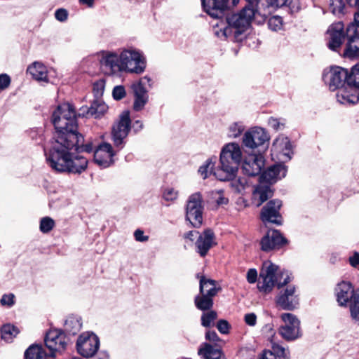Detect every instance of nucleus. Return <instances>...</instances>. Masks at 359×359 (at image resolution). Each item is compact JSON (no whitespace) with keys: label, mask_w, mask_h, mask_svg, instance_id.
Returning <instances> with one entry per match:
<instances>
[{"label":"nucleus","mask_w":359,"mask_h":359,"mask_svg":"<svg viewBox=\"0 0 359 359\" xmlns=\"http://www.w3.org/2000/svg\"><path fill=\"white\" fill-rule=\"evenodd\" d=\"M78 142L72 148L60 149L57 150L48 149L46 151V161L49 166L56 172L81 173L88 165L86 158L77 155L76 153L93 151L95 146L92 143L84 144V138L81 134L76 132Z\"/></svg>","instance_id":"1"},{"label":"nucleus","mask_w":359,"mask_h":359,"mask_svg":"<svg viewBox=\"0 0 359 359\" xmlns=\"http://www.w3.org/2000/svg\"><path fill=\"white\" fill-rule=\"evenodd\" d=\"M52 122L55 133L48 149H69L75 146L78 142V124L74 107L69 103L58 105L53 113Z\"/></svg>","instance_id":"2"},{"label":"nucleus","mask_w":359,"mask_h":359,"mask_svg":"<svg viewBox=\"0 0 359 359\" xmlns=\"http://www.w3.org/2000/svg\"><path fill=\"white\" fill-rule=\"evenodd\" d=\"M247 5L238 13L231 15L227 18L228 26L215 31V34L219 36L227 38L233 35V39L241 41V35L250 27L254 19L259 23L262 21L258 14L259 0H247Z\"/></svg>","instance_id":"3"},{"label":"nucleus","mask_w":359,"mask_h":359,"mask_svg":"<svg viewBox=\"0 0 359 359\" xmlns=\"http://www.w3.org/2000/svg\"><path fill=\"white\" fill-rule=\"evenodd\" d=\"M243 158L241 146L236 142L227 143L222 147L220 165L214 175L220 181L231 180L236 175L238 166Z\"/></svg>","instance_id":"4"},{"label":"nucleus","mask_w":359,"mask_h":359,"mask_svg":"<svg viewBox=\"0 0 359 359\" xmlns=\"http://www.w3.org/2000/svg\"><path fill=\"white\" fill-rule=\"evenodd\" d=\"M290 281L287 272H278V266L271 262H265L259 273L257 283L259 290L265 294L271 292L277 285L278 288L287 285Z\"/></svg>","instance_id":"5"},{"label":"nucleus","mask_w":359,"mask_h":359,"mask_svg":"<svg viewBox=\"0 0 359 359\" xmlns=\"http://www.w3.org/2000/svg\"><path fill=\"white\" fill-rule=\"evenodd\" d=\"M337 101L343 104L351 105L359 100V64L348 72V83L346 87L337 93Z\"/></svg>","instance_id":"6"},{"label":"nucleus","mask_w":359,"mask_h":359,"mask_svg":"<svg viewBox=\"0 0 359 359\" xmlns=\"http://www.w3.org/2000/svg\"><path fill=\"white\" fill-rule=\"evenodd\" d=\"M122 72L142 73L146 67L144 57L135 49L123 50L119 55Z\"/></svg>","instance_id":"7"},{"label":"nucleus","mask_w":359,"mask_h":359,"mask_svg":"<svg viewBox=\"0 0 359 359\" xmlns=\"http://www.w3.org/2000/svg\"><path fill=\"white\" fill-rule=\"evenodd\" d=\"M203 198L199 192L191 194L187 203L186 218L193 226L198 228L203 222Z\"/></svg>","instance_id":"8"},{"label":"nucleus","mask_w":359,"mask_h":359,"mask_svg":"<svg viewBox=\"0 0 359 359\" xmlns=\"http://www.w3.org/2000/svg\"><path fill=\"white\" fill-rule=\"evenodd\" d=\"M99 347V338L93 332L82 333L76 341L78 353L84 358L93 357L97 353Z\"/></svg>","instance_id":"9"},{"label":"nucleus","mask_w":359,"mask_h":359,"mask_svg":"<svg viewBox=\"0 0 359 359\" xmlns=\"http://www.w3.org/2000/svg\"><path fill=\"white\" fill-rule=\"evenodd\" d=\"M348 69L341 67H331L329 71L325 72L323 74V79L331 90L338 89V91H339L346 87L348 83Z\"/></svg>","instance_id":"10"},{"label":"nucleus","mask_w":359,"mask_h":359,"mask_svg":"<svg viewBox=\"0 0 359 359\" xmlns=\"http://www.w3.org/2000/svg\"><path fill=\"white\" fill-rule=\"evenodd\" d=\"M131 121L128 111H123L119 116V120L113 126L112 139L116 147H123L124 140L127 137L130 130Z\"/></svg>","instance_id":"11"},{"label":"nucleus","mask_w":359,"mask_h":359,"mask_svg":"<svg viewBox=\"0 0 359 359\" xmlns=\"http://www.w3.org/2000/svg\"><path fill=\"white\" fill-rule=\"evenodd\" d=\"M281 319L285 325L279 329V333L287 341H292L301 336L300 322L298 318L292 313H283Z\"/></svg>","instance_id":"12"},{"label":"nucleus","mask_w":359,"mask_h":359,"mask_svg":"<svg viewBox=\"0 0 359 359\" xmlns=\"http://www.w3.org/2000/svg\"><path fill=\"white\" fill-rule=\"evenodd\" d=\"M345 39L346 29L341 22L332 24L327 30V46L333 51L339 52Z\"/></svg>","instance_id":"13"},{"label":"nucleus","mask_w":359,"mask_h":359,"mask_svg":"<svg viewBox=\"0 0 359 359\" xmlns=\"http://www.w3.org/2000/svg\"><path fill=\"white\" fill-rule=\"evenodd\" d=\"M147 87L151 88V79L148 76H144L132 85L135 95L133 108L135 111L142 109L148 101Z\"/></svg>","instance_id":"14"},{"label":"nucleus","mask_w":359,"mask_h":359,"mask_svg":"<svg viewBox=\"0 0 359 359\" xmlns=\"http://www.w3.org/2000/svg\"><path fill=\"white\" fill-rule=\"evenodd\" d=\"M239 0H201L204 11L212 18H220L225 10L236 6Z\"/></svg>","instance_id":"15"},{"label":"nucleus","mask_w":359,"mask_h":359,"mask_svg":"<svg viewBox=\"0 0 359 359\" xmlns=\"http://www.w3.org/2000/svg\"><path fill=\"white\" fill-rule=\"evenodd\" d=\"M100 65L102 71L107 75H113L122 72L120 56L114 52H102L100 54Z\"/></svg>","instance_id":"16"},{"label":"nucleus","mask_w":359,"mask_h":359,"mask_svg":"<svg viewBox=\"0 0 359 359\" xmlns=\"http://www.w3.org/2000/svg\"><path fill=\"white\" fill-rule=\"evenodd\" d=\"M44 341L51 356H55L56 352L64 351L67 344L65 334L57 330H52L48 332Z\"/></svg>","instance_id":"17"},{"label":"nucleus","mask_w":359,"mask_h":359,"mask_svg":"<svg viewBox=\"0 0 359 359\" xmlns=\"http://www.w3.org/2000/svg\"><path fill=\"white\" fill-rule=\"evenodd\" d=\"M269 141V137L265 130L259 127H255L245 133L243 137V144L245 147L255 149L263 146Z\"/></svg>","instance_id":"18"},{"label":"nucleus","mask_w":359,"mask_h":359,"mask_svg":"<svg viewBox=\"0 0 359 359\" xmlns=\"http://www.w3.org/2000/svg\"><path fill=\"white\" fill-rule=\"evenodd\" d=\"M346 44L344 57L348 58L359 57V32L354 25H348L346 29Z\"/></svg>","instance_id":"19"},{"label":"nucleus","mask_w":359,"mask_h":359,"mask_svg":"<svg viewBox=\"0 0 359 359\" xmlns=\"http://www.w3.org/2000/svg\"><path fill=\"white\" fill-rule=\"evenodd\" d=\"M281 206L282 202L278 199L269 201L262 209V220L264 222H270L278 225L281 224L282 217L280 214Z\"/></svg>","instance_id":"20"},{"label":"nucleus","mask_w":359,"mask_h":359,"mask_svg":"<svg viewBox=\"0 0 359 359\" xmlns=\"http://www.w3.org/2000/svg\"><path fill=\"white\" fill-rule=\"evenodd\" d=\"M276 302L284 310L292 311L297 309L299 305V297L295 287L289 285L284 290L280 291L276 297Z\"/></svg>","instance_id":"21"},{"label":"nucleus","mask_w":359,"mask_h":359,"mask_svg":"<svg viewBox=\"0 0 359 359\" xmlns=\"http://www.w3.org/2000/svg\"><path fill=\"white\" fill-rule=\"evenodd\" d=\"M216 245L217 242L214 232L210 229H207L198 234L195 242V250L201 257H204L209 250Z\"/></svg>","instance_id":"22"},{"label":"nucleus","mask_w":359,"mask_h":359,"mask_svg":"<svg viewBox=\"0 0 359 359\" xmlns=\"http://www.w3.org/2000/svg\"><path fill=\"white\" fill-rule=\"evenodd\" d=\"M271 151L272 155H275L282 161L290 160L292 149L289 138L283 135L278 136L273 143Z\"/></svg>","instance_id":"23"},{"label":"nucleus","mask_w":359,"mask_h":359,"mask_svg":"<svg viewBox=\"0 0 359 359\" xmlns=\"http://www.w3.org/2000/svg\"><path fill=\"white\" fill-rule=\"evenodd\" d=\"M264 165V158L262 154H252L245 157L243 164L242 170L245 175L248 176H256L260 174Z\"/></svg>","instance_id":"24"},{"label":"nucleus","mask_w":359,"mask_h":359,"mask_svg":"<svg viewBox=\"0 0 359 359\" xmlns=\"http://www.w3.org/2000/svg\"><path fill=\"white\" fill-rule=\"evenodd\" d=\"M114 153L109 143H102L97 146L94 151V161L102 168H107L113 163Z\"/></svg>","instance_id":"25"},{"label":"nucleus","mask_w":359,"mask_h":359,"mask_svg":"<svg viewBox=\"0 0 359 359\" xmlns=\"http://www.w3.org/2000/svg\"><path fill=\"white\" fill-rule=\"evenodd\" d=\"M286 243V240L278 230H269L260 241L261 249L268 252L278 248Z\"/></svg>","instance_id":"26"},{"label":"nucleus","mask_w":359,"mask_h":359,"mask_svg":"<svg viewBox=\"0 0 359 359\" xmlns=\"http://www.w3.org/2000/svg\"><path fill=\"white\" fill-rule=\"evenodd\" d=\"M292 0H259L258 14L260 15L259 21H264L271 13V9H276L283 6H290Z\"/></svg>","instance_id":"27"},{"label":"nucleus","mask_w":359,"mask_h":359,"mask_svg":"<svg viewBox=\"0 0 359 359\" xmlns=\"http://www.w3.org/2000/svg\"><path fill=\"white\" fill-rule=\"evenodd\" d=\"M287 170L285 165L281 164L269 167L261 175L260 178L269 183H273L278 180L285 177Z\"/></svg>","instance_id":"28"},{"label":"nucleus","mask_w":359,"mask_h":359,"mask_svg":"<svg viewBox=\"0 0 359 359\" xmlns=\"http://www.w3.org/2000/svg\"><path fill=\"white\" fill-rule=\"evenodd\" d=\"M355 290H353L351 283L347 282H342L337 285L336 287V295L337 302L340 306H345L346 304L353 299V294Z\"/></svg>","instance_id":"29"},{"label":"nucleus","mask_w":359,"mask_h":359,"mask_svg":"<svg viewBox=\"0 0 359 359\" xmlns=\"http://www.w3.org/2000/svg\"><path fill=\"white\" fill-rule=\"evenodd\" d=\"M197 278H199V289L201 294H207L209 296L215 297L220 287L217 286V282L210 278H207L204 276L197 274Z\"/></svg>","instance_id":"30"},{"label":"nucleus","mask_w":359,"mask_h":359,"mask_svg":"<svg viewBox=\"0 0 359 359\" xmlns=\"http://www.w3.org/2000/svg\"><path fill=\"white\" fill-rule=\"evenodd\" d=\"M271 196L272 192L269 185L259 184L252 191V203L259 207Z\"/></svg>","instance_id":"31"},{"label":"nucleus","mask_w":359,"mask_h":359,"mask_svg":"<svg viewBox=\"0 0 359 359\" xmlns=\"http://www.w3.org/2000/svg\"><path fill=\"white\" fill-rule=\"evenodd\" d=\"M198 353L204 359H226L222 350L205 343L198 349Z\"/></svg>","instance_id":"32"},{"label":"nucleus","mask_w":359,"mask_h":359,"mask_svg":"<svg viewBox=\"0 0 359 359\" xmlns=\"http://www.w3.org/2000/svg\"><path fill=\"white\" fill-rule=\"evenodd\" d=\"M27 72H29L32 77L37 81H48L47 68L41 62H34L27 68Z\"/></svg>","instance_id":"33"},{"label":"nucleus","mask_w":359,"mask_h":359,"mask_svg":"<svg viewBox=\"0 0 359 359\" xmlns=\"http://www.w3.org/2000/svg\"><path fill=\"white\" fill-rule=\"evenodd\" d=\"M25 359H48V354L41 346L32 345L25 351Z\"/></svg>","instance_id":"34"},{"label":"nucleus","mask_w":359,"mask_h":359,"mask_svg":"<svg viewBox=\"0 0 359 359\" xmlns=\"http://www.w3.org/2000/svg\"><path fill=\"white\" fill-rule=\"evenodd\" d=\"M81 328L80 319L74 316L68 317L64 325V329L69 334H76Z\"/></svg>","instance_id":"35"},{"label":"nucleus","mask_w":359,"mask_h":359,"mask_svg":"<svg viewBox=\"0 0 359 359\" xmlns=\"http://www.w3.org/2000/svg\"><path fill=\"white\" fill-rule=\"evenodd\" d=\"M108 107L106 104L95 101L88 109L86 114L95 118L101 117L107 111Z\"/></svg>","instance_id":"36"},{"label":"nucleus","mask_w":359,"mask_h":359,"mask_svg":"<svg viewBox=\"0 0 359 359\" xmlns=\"http://www.w3.org/2000/svg\"><path fill=\"white\" fill-rule=\"evenodd\" d=\"M213 297L207 294L197 295L194 299L196 308L202 311L210 309L213 306Z\"/></svg>","instance_id":"37"},{"label":"nucleus","mask_w":359,"mask_h":359,"mask_svg":"<svg viewBox=\"0 0 359 359\" xmlns=\"http://www.w3.org/2000/svg\"><path fill=\"white\" fill-rule=\"evenodd\" d=\"M216 160V157L208 158L205 163L199 168L198 172L203 179H206L209 175L211 174L214 175V172H217V170H214Z\"/></svg>","instance_id":"38"},{"label":"nucleus","mask_w":359,"mask_h":359,"mask_svg":"<svg viewBox=\"0 0 359 359\" xmlns=\"http://www.w3.org/2000/svg\"><path fill=\"white\" fill-rule=\"evenodd\" d=\"M18 333V327L11 324L4 325L1 330V338L7 342L12 341Z\"/></svg>","instance_id":"39"},{"label":"nucleus","mask_w":359,"mask_h":359,"mask_svg":"<svg viewBox=\"0 0 359 359\" xmlns=\"http://www.w3.org/2000/svg\"><path fill=\"white\" fill-rule=\"evenodd\" d=\"M350 311L352 318L359 323V288L353 294V299L350 303Z\"/></svg>","instance_id":"40"},{"label":"nucleus","mask_w":359,"mask_h":359,"mask_svg":"<svg viewBox=\"0 0 359 359\" xmlns=\"http://www.w3.org/2000/svg\"><path fill=\"white\" fill-rule=\"evenodd\" d=\"M245 126L241 122H234L228 128V136L231 138L239 137L244 131Z\"/></svg>","instance_id":"41"},{"label":"nucleus","mask_w":359,"mask_h":359,"mask_svg":"<svg viewBox=\"0 0 359 359\" xmlns=\"http://www.w3.org/2000/svg\"><path fill=\"white\" fill-rule=\"evenodd\" d=\"M231 187L235 192L242 194L248 187V181L245 177H238L231 181Z\"/></svg>","instance_id":"42"},{"label":"nucleus","mask_w":359,"mask_h":359,"mask_svg":"<svg viewBox=\"0 0 359 359\" xmlns=\"http://www.w3.org/2000/svg\"><path fill=\"white\" fill-rule=\"evenodd\" d=\"M272 350L273 354L277 358L282 359H289L290 358V351L288 349L285 348L284 347L280 346L278 344L272 343Z\"/></svg>","instance_id":"43"},{"label":"nucleus","mask_w":359,"mask_h":359,"mask_svg":"<svg viewBox=\"0 0 359 359\" xmlns=\"http://www.w3.org/2000/svg\"><path fill=\"white\" fill-rule=\"evenodd\" d=\"M54 226L55 222L49 217H43L40 221L39 229L42 233H47L50 232Z\"/></svg>","instance_id":"44"},{"label":"nucleus","mask_w":359,"mask_h":359,"mask_svg":"<svg viewBox=\"0 0 359 359\" xmlns=\"http://www.w3.org/2000/svg\"><path fill=\"white\" fill-rule=\"evenodd\" d=\"M344 3L343 0H331L330 4V9L334 15H340L344 13Z\"/></svg>","instance_id":"45"},{"label":"nucleus","mask_w":359,"mask_h":359,"mask_svg":"<svg viewBox=\"0 0 359 359\" xmlns=\"http://www.w3.org/2000/svg\"><path fill=\"white\" fill-rule=\"evenodd\" d=\"M217 314L215 311L204 313L201 316V324L205 327L211 326L212 323L217 318Z\"/></svg>","instance_id":"46"},{"label":"nucleus","mask_w":359,"mask_h":359,"mask_svg":"<svg viewBox=\"0 0 359 359\" xmlns=\"http://www.w3.org/2000/svg\"><path fill=\"white\" fill-rule=\"evenodd\" d=\"M212 199L216 202L218 205H226L229 202V199L224 196L222 189L212 191Z\"/></svg>","instance_id":"47"},{"label":"nucleus","mask_w":359,"mask_h":359,"mask_svg":"<svg viewBox=\"0 0 359 359\" xmlns=\"http://www.w3.org/2000/svg\"><path fill=\"white\" fill-rule=\"evenodd\" d=\"M268 26L272 31H278L283 27V20L280 16L275 15L269 18Z\"/></svg>","instance_id":"48"},{"label":"nucleus","mask_w":359,"mask_h":359,"mask_svg":"<svg viewBox=\"0 0 359 359\" xmlns=\"http://www.w3.org/2000/svg\"><path fill=\"white\" fill-rule=\"evenodd\" d=\"M178 197V191L174 188H165L163 192V198L167 201H173Z\"/></svg>","instance_id":"49"},{"label":"nucleus","mask_w":359,"mask_h":359,"mask_svg":"<svg viewBox=\"0 0 359 359\" xmlns=\"http://www.w3.org/2000/svg\"><path fill=\"white\" fill-rule=\"evenodd\" d=\"M112 95L115 100H121L126 96V90L124 87L122 86H117L114 87Z\"/></svg>","instance_id":"50"},{"label":"nucleus","mask_w":359,"mask_h":359,"mask_svg":"<svg viewBox=\"0 0 359 359\" xmlns=\"http://www.w3.org/2000/svg\"><path fill=\"white\" fill-rule=\"evenodd\" d=\"M15 296L13 294H4L1 299V304L2 306H11L14 304Z\"/></svg>","instance_id":"51"},{"label":"nucleus","mask_w":359,"mask_h":359,"mask_svg":"<svg viewBox=\"0 0 359 359\" xmlns=\"http://www.w3.org/2000/svg\"><path fill=\"white\" fill-rule=\"evenodd\" d=\"M269 125L276 130H282L285 127V123L280 122V119L273 117L269 119Z\"/></svg>","instance_id":"52"},{"label":"nucleus","mask_w":359,"mask_h":359,"mask_svg":"<svg viewBox=\"0 0 359 359\" xmlns=\"http://www.w3.org/2000/svg\"><path fill=\"white\" fill-rule=\"evenodd\" d=\"M230 325L225 320H219L217 323V330L222 334H227L229 330Z\"/></svg>","instance_id":"53"},{"label":"nucleus","mask_w":359,"mask_h":359,"mask_svg":"<svg viewBox=\"0 0 359 359\" xmlns=\"http://www.w3.org/2000/svg\"><path fill=\"white\" fill-rule=\"evenodd\" d=\"M11 83V78L6 74H0V90H4L7 88Z\"/></svg>","instance_id":"54"},{"label":"nucleus","mask_w":359,"mask_h":359,"mask_svg":"<svg viewBox=\"0 0 359 359\" xmlns=\"http://www.w3.org/2000/svg\"><path fill=\"white\" fill-rule=\"evenodd\" d=\"M67 11L63 8L57 9L55 13V18L60 22L65 21L67 19Z\"/></svg>","instance_id":"55"},{"label":"nucleus","mask_w":359,"mask_h":359,"mask_svg":"<svg viewBox=\"0 0 359 359\" xmlns=\"http://www.w3.org/2000/svg\"><path fill=\"white\" fill-rule=\"evenodd\" d=\"M245 323L250 326H255L257 323V316L254 313H247L244 316Z\"/></svg>","instance_id":"56"},{"label":"nucleus","mask_w":359,"mask_h":359,"mask_svg":"<svg viewBox=\"0 0 359 359\" xmlns=\"http://www.w3.org/2000/svg\"><path fill=\"white\" fill-rule=\"evenodd\" d=\"M257 272L255 269H250L247 273V280L250 283H255L257 281Z\"/></svg>","instance_id":"57"},{"label":"nucleus","mask_w":359,"mask_h":359,"mask_svg":"<svg viewBox=\"0 0 359 359\" xmlns=\"http://www.w3.org/2000/svg\"><path fill=\"white\" fill-rule=\"evenodd\" d=\"M199 232L197 231H189L184 233L183 238L185 240L194 242V239L198 238Z\"/></svg>","instance_id":"58"},{"label":"nucleus","mask_w":359,"mask_h":359,"mask_svg":"<svg viewBox=\"0 0 359 359\" xmlns=\"http://www.w3.org/2000/svg\"><path fill=\"white\" fill-rule=\"evenodd\" d=\"M205 339L212 342L221 341L215 331H208L205 334Z\"/></svg>","instance_id":"59"},{"label":"nucleus","mask_w":359,"mask_h":359,"mask_svg":"<svg viewBox=\"0 0 359 359\" xmlns=\"http://www.w3.org/2000/svg\"><path fill=\"white\" fill-rule=\"evenodd\" d=\"M135 240L140 242H144L148 241L149 237L144 235V232L142 230L137 229L134 233Z\"/></svg>","instance_id":"60"},{"label":"nucleus","mask_w":359,"mask_h":359,"mask_svg":"<svg viewBox=\"0 0 359 359\" xmlns=\"http://www.w3.org/2000/svg\"><path fill=\"white\" fill-rule=\"evenodd\" d=\"M259 359H276V356L271 351L265 350Z\"/></svg>","instance_id":"61"},{"label":"nucleus","mask_w":359,"mask_h":359,"mask_svg":"<svg viewBox=\"0 0 359 359\" xmlns=\"http://www.w3.org/2000/svg\"><path fill=\"white\" fill-rule=\"evenodd\" d=\"M349 262L352 266L355 267L359 264V254L355 252L349 258Z\"/></svg>","instance_id":"62"},{"label":"nucleus","mask_w":359,"mask_h":359,"mask_svg":"<svg viewBox=\"0 0 359 359\" xmlns=\"http://www.w3.org/2000/svg\"><path fill=\"white\" fill-rule=\"evenodd\" d=\"M96 89H97V90L100 89L101 91L103 90V89H104V84H103V82L102 81L96 82V83H94L93 90H95Z\"/></svg>","instance_id":"63"},{"label":"nucleus","mask_w":359,"mask_h":359,"mask_svg":"<svg viewBox=\"0 0 359 359\" xmlns=\"http://www.w3.org/2000/svg\"><path fill=\"white\" fill-rule=\"evenodd\" d=\"M350 6H356L359 10V0H346Z\"/></svg>","instance_id":"64"}]
</instances>
